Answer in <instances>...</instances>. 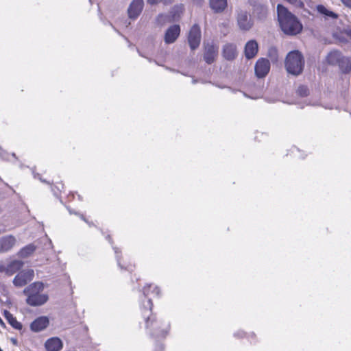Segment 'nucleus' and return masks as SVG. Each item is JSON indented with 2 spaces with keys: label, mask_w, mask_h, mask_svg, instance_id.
<instances>
[{
  "label": "nucleus",
  "mask_w": 351,
  "mask_h": 351,
  "mask_svg": "<svg viewBox=\"0 0 351 351\" xmlns=\"http://www.w3.org/2000/svg\"><path fill=\"white\" fill-rule=\"evenodd\" d=\"M278 18L283 32L288 35H296L302 29V25L297 17L281 4L277 5Z\"/></svg>",
  "instance_id": "f257e3e1"
},
{
  "label": "nucleus",
  "mask_w": 351,
  "mask_h": 351,
  "mask_svg": "<svg viewBox=\"0 0 351 351\" xmlns=\"http://www.w3.org/2000/svg\"><path fill=\"white\" fill-rule=\"evenodd\" d=\"M43 288V284L40 282H34L26 287L23 293L27 296V303L34 306H40L45 303L48 300L47 295L40 294Z\"/></svg>",
  "instance_id": "f03ea898"
},
{
  "label": "nucleus",
  "mask_w": 351,
  "mask_h": 351,
  "mask_svg": "<svg viewBox=\"0 0 351 351\" xmlns=\"http://www.w3.org/2000/svg\"><path fill=\"white\" fill-rule=\"evenodd\" d=\"M304 66V60L298 51H290L285 60V68L289 73L294 75L300 74Z\"/></svg>",
  "instance_id": "7ed1b4c3"
},
{
  "label": "nucleus",
  "mask_w": 351,
  "mask_h": 351,
  "mask_svg": "<svg viewBox=\"0 0 351 351\" xmlns=\"http://www.w3.org/2000/svg\"><path fill=\"white\" fill-rule=\"evenodd\" d=\"M34 276V271L33 269H27L22 270L14 277L13 284L18 287H23L32 280Z\"/></svg>",
  "instance_id": "20e7f679"
},
{
  "label": "nucleus",
  "mask_w": 351,
  "mask_h": 351,
  "mask_svg": "<svg viewBox=\"0 0 351 351\" xmlns=\"http://www.w3.org/2000/svg\"><path fill=\"white\" fill-rule=\"evenodd\" d=\"M201 41V31L198 25H193L189 33L188 43L191 50L196 49L200 44Z\"/></svg>",
  "instance_id": "39448f33"
},
{
  "label": "nucleus",
  "mask_w": 351,
  "mask_h": 351,
  "mask_svg": "<svg viewBox=\"0 0 351 351\" xmlns=\"http://www.w3.org/2000/svg\"><path fill=\"white\" fill-rule=\"evenodd\" d=\"M237 20L239 28L243 31H248L253 25L251 17L246 11L239 10L237 12Z\"/></svg>",
  "instance_id": "423d86ee"
},
{
  "label": "nucleus",
  "mask_w": 351,
  "mask_h": 351,
  "mask_svg": "<svg viewBox=\"0 0 351 351\" xmlns=\"http://www.w3.org/2000/svg\"><path fill=\"white\" fill-rule=\"evenodd\" d=\"M204 49V60L208 64L213 63L218 54V47L211 42L205 44Z\"/></svg>",
  "instance_id": "0eeeda50"
},
{
  "label": "nucleus",
  "mask_w": 351,
  "mask_h": 351,
  "mask_svg": "<svg viewBox=\"0 0 351 351\" xmlns=\"http://www.w3.org/2000/svg\"><path fill=\"white\" fill-rule=\"evenodd\" d=\"M255 73L258 78L265 77L270 70L269 61L265 58L259 59L255 64Z\"/></svg>",
  "instance_id": "6e6552de"
},
{
  "label": "nucleus",
  "mask_w": 351,
  "mask_h": 351,
  "mask_svg": "<svg viewBox=\"0 0 351 351\" xmlns=\"http://www.w3.org/2000/svg\"><path fill=\"white\" fill-rule=\"evenodd\" d=\"M24 263L21 261L14 260L8 265H0V272H3L8 276H12L19 271L23 266Z\"/></svg>",
  "instance_id": "1a4fd4ad"
},
{
  "label": "nucleus",
  "mask_w": 351,
  "mask_h": 351,
  "mask_svg": "<svg viewBox=\"0 0 351 351\" xmlns=\"http://www.w3.org/2000/svg\"><path fill=\"white\" fill-rule=\"evenodd\" d=\"M143 6V0H133L128 9L129 18L136 19L141 13Z\"/></svg>",
  "instance_id": "9d476101"
},
{
  "label": "nucleus",
  "mask_w": 351,
  "mask_h": 351,
  "mask_svg": "<svg viewBox=\"0 0 351 351\" xmlns=\"http://www.w3.org/2000/svg\"><path fill=\"white\" fill-rule=\"evenodd\" d=\"M238 54L237 46L234 43H226L222 48V56L228 61L234 60Z\"/></svg>",
  "instance_id": "9b49d317"
},
{
  "label": "nucleus",
  "mask_w": 351,
  "mask_h": 351,
  "mask_svg": "<svg viewBox=\"0 0 351 351\" xmlns=\"http://www.w3.org/2000/svg\"><path fill=\"white\" fill-rule=\"evenodd\" d=\"M180 34V27L178 25L170 26L165 34V42L167 44L173 43Z\"/></svg>",
  "instance_id": "f8f14e48"
},
{
  "label": "nucleus",
  "mask_w": 351,
  "mask_h": 351,
  "mask_svg": "<svg viewBox=\"0 0 351 351\" xmlns=\"http://www.w3.org/2000/svg\"><path fill=\"white\" fill-rule=\"evenodd\" d=\"M49 321L47 317H39L32 322L30 325V328L34 332H40L45 329L49 325Z\"/></svg>",
  "instance_id": "ddd939ff"
},
{
  "label": "nucleus",
  "mask_w": 351,
  "mask_h": 351,
  "mask_svg": "<svg viewBox=\"0 0 351 351\" xmlns=\"http://www.w3.org/2000/svg\"><path fill=\"white\" fill-rule=\"evenodd\" d=\"M47 351H60L63 347L62 340L58 337H51L45 343Z\"/></svg>",
  "instance_id": "4468645a"
},
{
  "label": "nucleus",
  "mask_w": 351,
  "mask_h": 351,
  "mask_svg": "<svg viewBox=\"0 0 351 351\" xmlns=\"http://www.w3.org/2000/svg\"><path fill=\"white\" fill-rule=\"evenodd\" d=\"M16 239L13 236H6L0 239V253L10 250L14 245Z\"/></svg>",
  "instance_id": "2eb2a0df"
},
{
  "label": "nucleus",
  "mask_w": 351,
  "mask_h": 351,
  "mask_svg": "<svg viewBox=\"0 0 351 351\" xmlns=\"http://www.w3.org/2000/svg\"><path fill=\"white\" fill-rule=\"evenodd\" d=\"M245 56L247 59L254 58L258 52V43L252 40L248 41L245 46Z\"/></svg>",
  "instance_id": "dca6fc26"
},
{
  "label": "nucleus",
  "mask_w": 351,
  "mask_h": 351,
  "mask_svg": "<svg viewBox=\"0 0 351 351\" xmlns=\"http://www.w3.org/2000/svg\"><path fill=\"white\" fill-rule=\"evenodd\" d=\"M210 7L216 13L222 12L227 7V0H210Z\"/></svg>",
  "instance_id": "f3484780"
},
{
  "label": "nucleus",
  "mask_w": 351,
  "mask_h": 351,
  "mask_svg": "<svg viewBox=\"0 0 351 351\" xmlns=\"http://www.w3.org/2000/svg\"><path fill=\"white\" fill-rule=\"evenodd\" d=\"M343 54L338 50L330 51L326 56V62L330 65H337Z\"/></svg>",
  "instance_id": "a211bd4d"
},
{
  "label": "nucleus",
  "mask_w": 351,
  "mask_h": 351,
  "mask_svg": "<svg viewBox=\"0 0 351 351\" xmlns=\"http://www.w3.org/2000/svg\"><path fill=\"white\" fill-rule=\"evenodd\" d=\"M337 65L343 73H349L351 71V58L343 56Z\"/></svg>",
  "instance_id": "6ab92c4d"
},
{
  "label": "nucleus",
  "mask_w": 351,
  "mask_h": 351,
  "mask_svg": "<svg viewBox=\"0 0 351 351\" xmlns=\"http://www.w3.org/2000/svg\"><path fill=\"white\" fill-rule=\"evenodd\" d=\"M4 316L8 323L15 329L16 330H21L22 329V324L19 322L13 316L12 314H11L9 311H5L4 313Z\"/></svg>",
  "instance_id": "aec40b11"
},
{
  "label": "nucleus",
  "mask_w": 351,
  "mask_h": 351,
  "mask_svg": "<svg viewBox=\"0 0 351 351\" xmlns=\"http://www.w3.org/2000/svg\"><path fill=\"white\" fill-rule=\"evenodd\" d=\"M36 250V247L33 244H29L22 248L18 253L19 256L26 258L30 256Z\"/></svg>",
  "instance_id": "412c9836"
},
{
  "label": "nucleus",
  "mask_w": 351,
  "mask_h": 351,
  "mask_svg": "<svg viewBox=\"0 0 351 351\" xmlns=\"http://www.w3.org/2000/svg\"><path fill=\"white\" fill-rule=\"evenodd\" d=\"M317 11L323 14L326 16H328L332 19H337L338 17V15L335 14V12L328 10L324 5H318L317 6Z\"/></svg>",
  "instance_id": "4be33fe9"
},
{
  "label": "nucleus",
  "mask_w": 351,
  "mask_h": 351,
  "mask_svg": "<svg viewBox=\"0 0 351 351\" xmlns=\"http://www.w3.org/2000/svg\"><path fill=\"white\" fill-rule=\"evenodd\" d=\"M308 88L306 86H300L297 90V93L302 97H306L308 95Z\"/></svg>",
  "instance_id": "5701e85b"
},
{
  "label": "nucleus",
  "mask_w": 351,
  "mask_h": 351,
  "mask_svg": "<svg viewBox=\"0 0 351 351\" xmlns=\"http://www.w3.org/2000/svg\"><path fill=\"white\" fill-rule=\"evenodd\" d=\"M146 323V327L149 328L150 326H153L154 324H156V320L155 319V317L154 316H147V317L145 319Z\"/></svg>",
  "instance_id": "b1692460"
},
{
  "label": "nucleus",
  "mask_w": 351,
  "mask_h": 351,
  "mask_svg": "<svg viewBox=\"0 0 351 351\" xmlns=\"http://www.w3.org/2000/svg\"><path fill=\"white\" fill-rule=\"evenodd\" d=\"M167 18H168V16L165 14H159L157 17V22L159 24H162L165 23Z\"/></svg>",
  "instance_id": "393cba45"
},
{
  "label": "nucleus",
  "mask_w": 351,
  "mask_h": 351,
  "mask_svg": "<svg viewBox=\"0 0 351 351\" xmlns=\"http://www.w3.org/2000/svg\"><path fill=\"white\" fill-rule=\"evenodd\" d=\"M153 287V285L149 284L144 287L143 294L145 296H147L149 294V290Z\"/></svg>",
  "instance_id": "a878e982"
},
{
  "label": "nucleus",
  "mask_w": 351,
  "mask_h": 351,
  "mask_svg": "<svg viewBox=\"0 0 351 351\" xmlns=\"http://www.w3.org/2000/svg\"><path fill=\"white\" fill-rule=\"evenodd\" d=\"M143 308L145 309H149L152 311V302L151 299H148L146 302V304H143Z\"/></svg>",
  "instance_id": "bb28decb"
},
{
  "label": "nucleus",
  "mask_w": 351,
  "mask_h": 351,
  "mask_svg": "<svg viewBox=\"0 0 351 351\" xmlns=\"http://www.w3.org/2000/svg\"><path fill=\"white\" fill-rule=\"evenodd\" d=\"M152 292L156 296H158L160 294V289L158 287L155 286L153 287V290L152 291Z\"/></svg>",
  "instance_id": "cd10ccee"
},
{
  "label": "nucleus",
  "mask_w": 351,
  "mask_h": 351,
  "mask_svg": "<svg viewBox=\"0 0 351 351\" xmlns=\"http://www.w3.org/2000/svg\"><path fill=\"white\" fill-rule=\"evenodd\" d=\"M343 4L351 8V0H341Z\"/></svg>",
  "instance_id": "c85d7f7f"
},
{
  "label": "nucleus",
  "mask_w": 351,
  "mask_h": 351,
  "mask_svg": "<svg viewBox=\"0 0 351 351\" xmlns=\"http://www.w3.org/2000/svg\"><path fill=\"white\" fill-rule=\"evenodd\" d=\"M147 1L149 4L155 5L162 2V0H147Z\"/></svg>",
  "instance_id": "c756f323"
},
{
  "label": "nucleus",
  "mask_w": 351,
  "mask_h": 351,
  "mask_svg": "<svg viewBox=\"0 0 351 351\" xmlns=\"http://www.w3.org/2000/svg\"><path fill=\"white\" fill-rule=\"evenodd\" d=\"M174 0H162V3H163L165 5L171 4L173 3Z\"/></svg>",
  "instance_id": "7c9ffc66"
},
{
  "label": "nucleus",
  "mask_w": 351,
  "mask_h": 351,
  "mask_svg": "<svg viewBox=\"0 0 351 351\" xmlns=\"http://www.w3.org/2000/svg\"><path fill=\"white\" fill-rule=\"evenodd\" d=\"M346 34L348 36V37H349L351 39V29L347 30Z\"/></svg>",
  "instance_id": "2f4dec72"
},
{
  "label": "nucleus",
  "mask_w": 351,
  "mask_h": 351,
  "mask_svg": "<svg viewBox=\"0 0 351 351\" xmlns=\"http://www.w3.org/2000/svg\"><path fill=\"white\" fill-rule=\"evenodd\" d=\"M0 324H1V326H5V324H4V322H3V320L1 319V317H0Z\"/></svg>",
  "instance_id": "473e14b6"
},
{
  "label": "nucleus",
  "mask_w": 351,
  "mask_h": 351,
  "mask_svg": "<svg viewBox=\"0 0 351 351\" xmlns=\"http://www.w3.org/2000/svg\"><path fill=\"white\" fill-rule=\"evenodd\" d=\"M114 252H115L116 254H118V251H117V248H114Z\"/></svg>",
  "instance_id": "72a5a7b5"
},
{
  "label": "nucleus",
  "mask_w": 351,
  "mask_h": 351,
  "mask_svg": "<svg viewBox=\"0 0 351 351\" xmlns=\"http://www.w3.org/2000/svg\"><path fill=\"white\" fill-rule=\"evenodd\" d=\"M117 262H118V264L120 265L119 259L118 258H117Z\"/></svg>",
  "instance_id": "f704fd0d"
},
{
  "label": "nucleus",
  "mask_w": 351,
  "mask_h": 351,
  "mask_svg": "<svg viewBox=\"0 0 351 351\" xmlns=\"http://www.w3.org/2000/svg\"><path fill=\"white\" fill-rule=\"evenodd\" d=\"M202 0H199V2H201Z\"/></svg>",
  "instance_id": "c9c22d12"
},
{
  "label": "nucleus",
  "mask_w": 351,
  "mask_h": 351,
  "mask_svg": "<svg viewBox=\"0 0 351 351\" xmlns=\"http://www.w3.org/2000/svg\"><path fill=\"white\" fill-rule=\"evenodd\" d=\"M0 351H2V350L0 348Z\"/></svg>",
  "instance_id": "e433bc0d"
}]
</instances>
